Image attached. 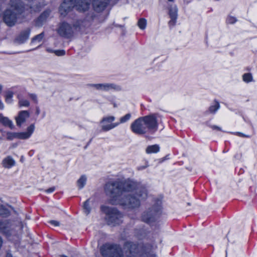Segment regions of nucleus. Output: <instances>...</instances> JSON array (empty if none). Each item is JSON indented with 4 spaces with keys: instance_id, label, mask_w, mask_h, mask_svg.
I'll return each mask as SVG.
<instances>
[{
    "instance_id": "nucleus-1",
    "label": "nucleus",
    "mask_w": 257,
    "mask_h": 257,
    "mask_svg": "<svg viewBox=\"0 0 257 257\" xmlns=\"http://www.w3.org/2000/svg\"><path fill=\"white\" fill-rule=\"evenodd\" d=\"M152 247L126 241L122 249L119 244L106 243L101 246L100 251L103 257H156L151 251Z\"/></svg>"
},
{
    "instance_id": "nucleus-2",
    "label": "nucleus",
    "mask_w": 257,
    "mask_h": 257,
    "mask_svg": "<svg viewBox=\"0 0 257 257\" xmlns=\"http://www.w3.org/2000/svg\"><path fill=\"white\" fill-rule=\"evenodd\" d=\"M158 128L157 114L140 117L135 120L131 124L132 132L138 135L147 134L146 138L151 140L152 137L150 135L154 134Z\"/></svg>"
},
{
    "instance_id": "nucleus-3",
    "label": "nucleus",
    "mask_w": 257,
    "mask_h": 257,
    "mask_svg": "<svg viewBox=\"0 0 257 257\" xmlns=\"http://www.w3.org/2000/svg\"><path fill=\"white\" fill-rule=\"evenodd\" d=\"M10 9L6 10L3 16L4 22L10 27L14 26L25 8L21 0H10Z\"/></svg>"
},
{
    "instance_id": "nucleus-4",
    "label": "nucleus",
    "mask_w": 257,
    "mask_h": 257,
    "mask_svg": "<svg viewBox=\"0 0 257 257\" xmlns=\"http://www.w3.org/2000/svg\"><path fill=\"white\" fill-rule=\"evenodd\" d=\"M90 5V0H64L59 12L61 16L65 17L74 8L79 12H84L89 9Z\"/></svg>"
},
{
    "instance_id": "nucleus-5",
    "label": "nucleus",
    "mask_w": 257,
    "mask_h": 257,
    "mask_svg": "<svg viewBox=\"0 0 257 257\" xmlns=\"http://www.w3.org/2000/svg\"><path fill=\"white\" fill-rule=\"evenodd\" d=\"M121 186L122 182L119 181H109L105 184L104 191L107 195L111 198L109 200L111 204H117V198L122 194Z\"/></svg>"
},
{
    "instance_id": "nucleus-6",
    "label": "nucleus",
    "mask_w": 257,
    "mask_h": 257,
    "mask_svg": "<svg viewBox=\"0 0 257 257\" xmlns=\"http://www.w3.org/2000/svg\"><path fill=\"white\" fill-rule=\"evenodd\" d=\"M147 195L146 190H143L142 193L137 194V196L134 194H128L124 195L121 199H119L117 204L121 205L124 209L138 207L140 204V198L144 199Z\"/></svg>"
},
{
    "instance_id": "nucleus-7",
    "label": "nucleus",
    "mask_w": 257,
    "mask_h": 257,
    "mask_svg": "<svg viewBox=\"0 0 257 257\" xmlns=\"http://www.w3.org/2000/svg\"><path fill=\"white\" fill-rule=\"evenodd\" d=\"M101 209L106 214V220L108 224L115 225L121 222L122 214L116 208L102 206Z\"/></svg>"
},
{
    "instance_id": "nucleus-8",
    "label": "nucleus",
    "mask_w": 257,
    "mask_h": 257,
    "mask_svg": "<svg viewBox=\"0 0 257 257\" xmlns=\"http://www.w3.org/2000/svg\"><path fill=\"white\" fill-rule=\"evenodd\" d=\"M161 202L158 201L152 207L144 212L142 215V220L147 223L155 222L161 214Z\"/></svg>"
},
{
    "instance_id": "nucleus-9",
    "label": "nucleus",
    "mask_w": 257,
    "mask_h": 257,
    "mask_svg": "<svg viewBox=\"0 0 257 257\" xmlns=\"http://www.w3.org/2000/svg\"><path fill=\"white\" fill-rule=\"evenodd\" d=\"M79 21H77L75 24H73V27L67 23L63 22L60 25L58 29V33L61 37L70 38L73 36L74 30L79 28Z\"/></svg>"
},
{
    "instance_id": "nucleus-10",
    "label": "nucleus",
    "mask_w": 257,
    "mask_h": 257,
    "mask_svg": "<svg viewBox=\"0 0 257 257\" xmlns=\"http://www.w3.org/2000/svg\"><path fill=\"white\" fill-rule=\"evenodd\" d=\"M14 227L12 222L8 220L0 221V232L6 236H10L13 232Z\"/></svg>"
},
{
    "instance_id": "nucleus-11",
    "label": "nucleus",
    "mask_w": 257,
    "mask_h": 257,
    "mask_svg": "<svg viewBox=\"0 0 257 257\" xmlns=\"http://www.w3.org/2000/svg\"><path fill=\"white\" fill-rule=\"evenodd\" d=\"M122 193L123 192H131L136 190V194L142 193L145 189H140L137 188V184L133 181H127L124 183L122 182Z\"/></svg>"
},
{
    "instance_id": "nucleus-12",
    "label": "nucleus",
    "mask_w": 257,
    "mask_h": 257,
    "mask_svg": "<svg viewBox=\"0 0 257 257\" xmlns=\"http://www.w3.org/2000/svg\"><path fill=\"white\" fill-rule=\"evenodd\" d=\"M31 30L30 28L22 31L19 35L16 37L14 42L17 44H21L24 43L29 38Z\"/></svg>"
},
{
    "instance_id": "nucleus-13",
    "label": "nucleus",
    "mask_w": 257,
    "mask_h": 257,
    "mask_svg": "<svg viewBox=\"0 0 257 257\" xmlns=\"http://www.w3.org/2000/svg\"><path fill=\"white\" fill-rule=\"evenodd\" d=\"M34 124H32L28 127L27 132L18 133L14 135L18 139H28L32 134L34 131Z\"/></svg>"
},
{
    "instance_id": "nucleus-14",
    "label": "nucleus",
    "mask_w": 257,
    "mask_h": 257,
    "mask_svg": "<svg viewBox=\"0 0 257 257\" xmlns=\"http://www.w3.org/2000/svg\"><path fill=\"white\" fill-rule=\"evenodd\" d=\"M50 11L46 10L36 20L35 25L37 27H41L45 23L50 14Z\"/></svg>"
},
{
    "instance_id": "nucleus-15",
    "label": "nucleus",
    "mask_w": 257,
    "mask_h": 257,
    "mask_svg": "<svg viewBox=\"0 0 257 257\" xmlns=\"http://www.w3.org/2000/svg\"><path fill=\"white\" fill-rule=\"evenodd\" d=\"M29 117V113L28 111L23 110L20 111L18 116L16 117L17 125L20 126L26 121V118Z\"/></svg>"
},
{
    "instance_id": "nucleus-16",
    "label": "nucleus",
    "mask_w": 257,
    "mask_h": 257,
    "mask_svg": "<svg viewBox=\"0 0 257 257\" xmlns=\"http://www.w3.org/2000/svg\"><path fill=\"white\" fill-rule=\"evenodd\" d=\"M15 165V161L11 156H8L2 161V165L5 168H10Z\"/></svg>"
},
{
    "instance_id": "nucleus-17",
    "label": "nucleus",
    "mask_w": 257,
    "mask_h": 257,
    "mask_svg": "<svg viewBox=\"0 0 257 257\" xmlns=\"http://www.w3.org/2000/svg\"><path fill=\"white\" fill-rule=\"evenodd\" d=\"M0 123L5 126H8L11 129H13L14 126L12 121L8 117H5L2 113H0Z\"/></svg>"
},
{
    "instance_id": "nucleus-18",
    "label": "nucleus",
    "mask_w": 257,
    "mask_h": 257,
    "mask_svg": "<svg viewBox=\"0 0 257 257\" xmlns=\"http://www.w3.org/2000/svg\"><path fill=\"white\" fill-rule=\"evenodd\" d=\"M93 86L95 87L97 89H102L104 90H108L110 89H116V86L112 84H93Z\"/></svg>"
},
{
    "instance_id": "nucleus-19",
    "label": "nucleus",
    "mask_w": 257,
    "mask_h": 257,
    "mask_svg": "<svg viewBox=\"0 0 257 257\" xmlns=\"http://www.w3.org/2000/svg\"><path fill=\"white\" fill-rule=\"evenodd\" d=\"M169 15L170 18H177V8L176 6L173 7L170 6L169 8Z\"/></svg>"
},
{
    "instance_id": "nucleus-20",
    "label": "nucleus",
    "mask_w": 257,
    "mask_h": 257,
    "mask_svg": "<svg viewBox=\"0 0 257 257\" xmlns=\"http://www.w3.org/2000/svg\"><path fill=\"white\" fill-rule=\"evenodd\" d=\"M160 147L157 145L148 146L146 149V152L148 154L157 153L159 151Z\"/></svg>"
},
{
    "instance_id": "nucleus-21",
    "label": "nucleus",
    "mask_w": 257,
    "mask_h": 257,
    "mask_svg": "<svg viewBox=\"0 0 257 257\" xmlns=\"http://www.w3.org/2000/svg\"><path fill=\"white\" fill-rule=\"evenodd\" d=\"M10 214V211L3 205H0V215L6 217Z\"/></svg>"
},
{
    "instance_id": "nucleus-22",
    "label": "nucleus",
    "mask_w": 257,
    "mask_h": 257,
    "mask_svg": "<svg viewBox=\"0 0 257 257\" xmlns=\"http://www.w3.org/2000/svg\"><path fill=\"white\" fill-rule=\"evenodd\" d=\"M86 181V177L84 175H82L77 181V185L79 189L82 188Z\"/></svg>"
},
{
    "instance_id": "nucleus-23",
    "label": "nucleus",
    "mask_w": 257,
    "mask_h": 257,
    "mask_svg": "<svg viewBox=\"0 0 257 257\" xmlns=\"http://www.w3.org/2000/svg\"><path fill=\"white\" fill-rule=\"evenodd\" d=\"M89 200H87L86 201L84 202L83 206L84 211L87 215H88L90 213L91 210L90 207L89 206Z\"/></svg>"
},
{
    "instance_id": "nucleus-24",
    "label": "nucleus",
    "mask_w": 257,
    "mask_h": 257,
    "mask_svg": "<svg viewBox=\"0 0 257 257\" xmlns=\"http://www.w3.org/2000/svg\"><path fill=\"white\" fill-rule=\"evenodd\" d=\"M215 104L214 105L210 106L209 108V111L210 113H215L217 110L219 108V102L217 101H215Z\"/></svg>"
},
{
    "instance_id": "nucleus-25",
    "label": "nucleus",
    "mask_w": 257,
    "mask_h": 257,
    "mask_svg": "<svg viewBox=\"0 0 257 257\" xmlns=\"http://www.w3.org/2000/svg\"><path fill=\"white\" fill-rule=\"evenodd\" d=\"M118 125V123H111L108 125H103L102 126V130L103 131H109Z\"/></svg>"
},
{
    "instance_id": "nucleus-26",
    "label": "nucleus",
    "mask_w": 257,
    "mask_h": 257,
    "mask_svg": "<svg viewBox=\"0 0 257 257\" xmlns=\"http://www.w3.org/2000/svg\"><path fill=\"white\" fill-rule=\"evenodd\" d=\"M147 21L144 18L140 19L138 23V25L141 29H144L146 28Z\"/></svg>"
},
{
    "instance_id": "nucleus-27",
    "label": "nucleus",
    "mask_w": 257,
    "mask_h": 257,
    "mask_svg": "<svg viewBox=\"0 0 257 257\" xmlns=\"http://www.w3.org/2000/svg\"><path fill=\"white\" fill-rule=\"evenodd\" d=\"M44 37V33L42 32L41 34L36 35L32 39V42H34L35 41L40 42Z\"/></svg>"
},
{
    "instance_id": "nucleus-28",
    "label": "nucleus",
    "mask_w": 257,
    "mask_h": 257,
    "mask_svg": "<svg viewBox=\"0 0 257 257\" xmlns=\"http://www.w3.org/2000/svg\"><path fill=\"white\" fill-rule=\"evenodd\" d=\"M13 96V93L12 91H8L6 93L5 98L6 101L8 103H11L12 100V97Z\"/></svg>"
},
{
    "instance_id": "nucleus-29",
    "label": "nucleus",
    "mask_w": 257,
    "mask_h": 257,
    "mask_svg": "<svg viewBox=\"0 0 257 257\" xmlns=\"http://www.w3.org/2000/svg\"><path fill=\"white\" fill-rule=\"evenodd\" d=\"M252 77L250 73H245L243 75V80L246 82H249L252 81Z\"/></svg>"
},
{
    "instance_id": "nucleus-30",
    "label": "nucleus",
    "mask_w": 257,
    "mask_h": 257,
    "mask_svg": "<svg viewBox=\"0 0 257 257\" xmlns=\"http://www.w3.org/2000/svg\"><path fill=\"white\" fill-rule=\"evenodd\" d=\"M96 17V15L93 12L91 13H89L86 16V20L87 21H93L94 18Z\"/></svg>"
},
{
    "instance_id": "nucleus-31",
    "label": "nucleus",
    "mask_w": 257,
    "mask_h": 257,
    "mask_svg": "<svg viewBox=\"0 0 257 257\" xmlns=\"http://www.w3.org/2000/svg\"><path fill=\"white\" fill-rule=\"evenodd\" d=\"M131 115L130 113H127V114H125L124 116L120 118V122L123 123V122L126 121L128 119H130V118H131Z\"/></svg>"
},
{
    "instance_id": "nucleus-32",
    "label": "nucleus",
    "mask_w": 257,
    "mask_h": 257,
    "mask_svg": "<svg viewBox=\"0 0 257 257\" xmlns=\"http://www.w3.org/2000/svg\"><path fill=\"white\" fill-rule=\"evenodd\" d=\"M114 120V117L111 116H108V117H106L103 118V119H102L101 122H111L113 121Z\"/></svg>"
},
{
    "instance_id": "nucleus-33",
    "label": "nucleus",
    "mask_w": 257,
    "mask_h": 257,
    "mask_svg": "<svg viewBox=\"0 0 257 257\" xmlns=\"http://www.w3.org/2000/svg\"><path fill=\"white\" fill-rule=\"evenodd\" d=\"M19 104L20 106H28L30 103L27 100L21 99L19 100Z\"/></svg>"
},
{
    "instance_id": "nucleus-34",
    "label": "nucleus",
    "mask_w": 257,
    "mask_h": 257,
    "mask_svg": "<svg viewBox=\"0 0 257 257\" xmlns=\"http://www.w3.org/2000/svg\"><path fill=\"white\" fill-rule=\"evenodd\" d=\"M227 22L229 24H233L236 21V19L234 17H229L227 19Z\"/></svg>"
},
{
    "instance_id": "nucleus-35",
    "label": "nucleus",
    "mask_w": 257,
    "mask_h": 257,
    "mask_svg": "<svg viewBox=\"0 0 257 257\" xmlns=\"http://www.w3.org/2000/svg\"><path fill=\"white\" fill-rule=\"evenodd\" d=\"M54 53L57 56H63L65 54V51L63 50H56L55 51Z\"/></svg>"
},
{
    "instance_id": "nucleus-36",
    "label": "nucleus",
    "mask_w": 257,
    "mask_h": 257,
    "mask_svg": "<svg viewBox=\"0 0 257 257\" xmlns=\"http://www.w3.org/2000/svg\"><path fill=\"white\" fill-rule=\"evenodd\" d=\"M17 134V133H8V136L7 139L8 140H13L14 138H17V137L14 135L15 134Z\"/></svg>"
},
{
    "instance_id": "nucleus-37",
    "label": "nucleus",
    "mask_w": 257,
    "mask_h": 257,
    "mask_svg": "<svg viewBox=\"0 0 257 257\" xmlns=\"http://www.w3.org/2000/svg\"><path fill=\"white\" fill-rule=\"evenodd\" d=\"M171 20L169 22L168 24L170 27L174 26L176 22L177 18H170Z\"/></svg>"
},
{
    "instance_id": "nucleus-38",
    "label": "nucleus",
    "mask_w": 257,
    "mask_h": 257,
    "mask_svg": "<svg viewBox=\"0 0 257 257\" xmlns=\"http://www.w3.org/2000/svg\"><path fill=\"white\" fill-rule=\"evenodd\" d=\"M29 96L30 98L35 102V103H38V100L37 95L35 94H30Z\"/></svg>"
},
{
    "instance_id": "nucleus-39",
    "label": "nucleus",
    "mask_w": 257,
    "mask_h": 257,
    "mask_svg": "<svg viewBox=\"0 0 257 257\" xmlns=\"http://www.w3.org/2000/svg\"><path fill=\"white\" fill-rule=\"evenodd\" d=\"M6 3L4 0H0V12L4 8Z\"/></svg>"
},
{
    "instance_id": "nucleus-40",
    "label": "nucleus",
    "mask_w": 257,
    "mask_h": 257,
    "mask_svg": "<svg viewBox=\"0 0 257 257\" xmlns=\"http://www.w3.org/2000/svg\"><path fill=\"white\" fill-rule=\"evenodd\" d=\"M49 222H50V223H51V224H52L55 226H57L59 225V222L56 220H51V221H50Z\"/></svg>"
},
{
    "instance_id": "nucleus-41",
    "label": "nucleus",
    "mask_w": 257,
    "mask_h": 257,
    "mask_svg": "<svg viewBox=\"0 0 257 257\" xmlns=\"http://www.w3.org/2000/svg\"><path fill=\"white\" fill-rule=\"evenodd\" d=\"M55 189V187H51L48 189H47L46 190V192H47V193H51V192H53Z\"/></svg>"
},
{
    "instance_id": "nucleus-42",
    "label": "nucleus",
    "mask_w": 257,
    "mask_h": 257,
    "mask_svg": "<svg viewBox=\"0 0 257 257\" xmlns=\"http://www.w3.org/2000/svg\"><path fill=\"white\" fill-rule=\"evenodd\" d=\"M211 127L213 129V130H217L218 131H221V129L220 127L216 126V125H212L211 126Z\"/></svg>"
},
{
    "instance_id": "nucleus-43",
    "label": "nucleus",
    "mask_w": 257,
    "mask_h": 257,
    "mask_svg": "<svg viewBox=\"0 0 257 257\" xmlns=\"http://www.w3.org/2000/svg\"><path fill=\"white\" fill-rule=\"evenodd\" d=\"M40 112V109L39 107H36V113L37 115H39Z\"/></svg>"
},
{
    "instance_id": "nucleus-44",
    "label": "nucleus",
    "mask_w": 257,
    "mask_h": 257,
    "mask_svg": "<svg viewBox=\"0 0 257 257\" xmlns=\"http://www.w3.org/2000/svg\"><path fill=\"white\" fill-rule=\"evenodd\" d=\"M4 108V105L2 102L0 100V109H3Z\"/></svg>"
},
{
    "instance_id": "nucleus-45",
    "label": "nucleus",
    "mask_w": 257,
    "mask_h": 257,
    "mask_svg": "<svg viewBox=\"0 0 257 257\" xmlns=\"http://www.w3.org/2000/svg\"><path fill=\"white\" fill-rule=\"evenodd\" d=\"M6 257H13V256H12V254H11V253H7Z\"/></svg>"
},
{
    "instance_id": "nucleus-46",
    "label": "nucleus",
    "mask_w": 257,
    "mask_h": 257,
    "mask_svg": "<svg viewBox=\"0 0 257 257\" xmlns=\"http://www.w3.org/2000/svg\"><path fill=\"white\" fill-rule=\"evenodd\" d=\"M238 135H239L240 136H242V137H248V136H245V135H243L242 134H241L240 133H238Z\"/></svg>"
},
{
    "instance_id": "nucleus-47",
    "label": "nucleus",
    "mask_w": 257,
    "mask_h": 257,
    "mask_svg": "<svg viewBox=\"0 0 257 257\" xmlns=\"http://www.w3.org/2000/svg\"><path fill=\"white\" fill-rule=\"evenodd\" d=\"M2 243H3V240H2V239L1 237L0 236V248L2 246Z\"/></svg>"
},
{
    "instance_id": "nucleus-48",
    "label": "nucleus",
    "mask_w": 257,
    "mask_h": 257,
    "mask_svg": "<svg viewBox=\"0 0 257 257\" xmlns=\"http://www.w3.org/2000/svg\"><path fill=\"white\" fill-rule=\"evenodd\" d=\"M169 2H173L174 0H168Z\"/></svg>"
}]
</instances>
